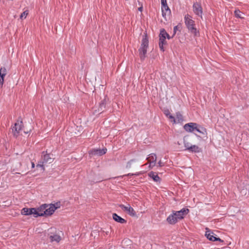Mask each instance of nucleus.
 I'll list each match as a JSON object with an SVG mask.
<instances>
[{
  "instance_id": "obj_3",
  "label": "nucleus",
  "mask_w": 249,
  "mask_h": 249,
  "mask_svg": "<svg viewBox=\"0 0 249 249\" xmlns=\"http://www.w3.org/2000/svg\"><path fill=\"white\" fill-rule=\"evenodd\" d=\"M148 40L147 36H143L141 47L139 49V55L141 59L143 60L146 57L147 50L148 47Z\"/></svg>"
},
{
  "instance_id": "obj_31",
  "label": "nucleus",
  "mask_w": 249,
  "mask_h": 249,
  "mask_svg": "<svg viewBox=\"0 0 249 249\" xmlns=\"http://www.w3.org/2000/svg\"><path fill=\"white\" fill-rule=\"evenodd\" d=\"M164 113L165 115L167 117L171 114V113L168 109L165 110L164 111Z\"/></svg>"
},
{
  "instance_id": "obj_9",
  "label": "nucleus",
  "mask_w": 249,
  "mask_h": 249,
  "mask_svg": "<svg viewBox=\"0 0 249 249\" xmlns=\"http://www.w3.org/2000/svg\"><path fill=\"white\" fill-rule=\"evenodd\" d=\"M22 127V121H18L15 124L14 126L12 128L13 132L15 136H17Z\"/></svg>"
},
{
  "instance_id": "obj_20",
  "label": "nucleus",
  "mask_w": 249,
  "mask_h": 249,
  "mask_svg": "<svg viewBox=\"0 0 249 249\" xmlns=\"http://www.w3.org/2000/svg\"><path fill=\"white\" fill-rule=\"evenodd\" d=\"M53 161V159L51 157L50 154H45L43 155V163H51Z\"/></svg>"
},
{
  "instance_id": "obj_14",
  "label": "nucleus",
  "mask_w": 249,
  "mask_h": 249,
  "mask_svg": "<svg viewBox=\"0 0 249 249\" xmlns=\"http://www.w3.org/2000/svg\"><path fill=\"white\" fill-rule=\"evenodd\" d=\"M45 204H43L40 207L36 208V215H35V217H37L38 216H42L45 215V214L44 213H45Z\"/></svg>"
},
{
  "instance_id": "obj_23",
  "label": "nucleus",
  "mask_w": 249,
  "mask_h": 249,
  "mask_svg": "<svg viewBox=\"0 0 249 249\" xmlns=\"http://www.w3.org/2000/svg\"><path fill=\"white\" fill-rule=\"evenodd\" d=\"M175 119L176 120V123H179L183 121V117L180 112L176 113Z\"/></svg>"
},
{
  "instance_id": "obj_22",
  "label": "nucleus",
  "mask_w": 249,
  "mask_h": 249,
  "mask_svg": "<svg viewBox=\"0 0 249 249\" xmlns=\"http://www.w3.org/2000/svg\"><path fill=\"white\" fill-rule=\"evenodd\" d=\"M196 131L203 135L207 134L206 129L205 128L200 126L197 124H196Z\"/></svg>"
},
{
  "instance_id": "obj_27",
  "label": "nucleus",
  "mask_w": 249,
  "mask_h": 249,
  "mask_svg": "<svg viewBox=\"0 0 249 249\" xmlns=\"http://www.w3.org/2000/svg\"><path fill=\"white\" fill-rule=\"evenodd\" d=\"M28 11L25 10L20 15V18L22 19L23 18H25L28 15Z\"/></svg>"
},
{
  "instance_id": "obj_6",
  "label": "nucleus",
  "mask_w": 249,
  "mask_h": 249,
  "mask_svg": "<svg viewBox=\"0 0 249 249\" xmlns=\"http://www.w3.org/2000/svg\"><path fill=\"white\" fill-rule=\"evenodd\" d=\"M119 207L125 212H126L128 214L130 215L131 216H135L136 215V213L132 207H131L130 204H127L126 205H124L123 204H120Z\"/></svg>"
},
{
  "instance_id": "obj_16",
  "label": "nucleus",
  "mask_w": 249,
  "mask_h": 249,
  "mask_svg": "<svg viewBox=\"0 0 249 249\" xmlns=\"http://www.w3.org/2000/svg\"><path fill=\"white\" fill-rule=\"evenodd\" d=\"M49 238L51 242H56L58 243L61 239V238L59 235L57 233H53L49 235Z\"/></svg>"
},
{
  "instance_id": "obj_35",
  "label": "nucleus",
  "mask_w": 249,
  "mask_h": 249,
  "mask_svg": "<svg viewBox=\"0 0 249 249\" xmlns=\"http://www.w3.org/2000/svg\"><path fill=\"white\" fill-rule=\"evenodd\" d=\"M142 10H143V7L142 5H141L139 8H138V10L140 12H142Z\"/></svg>"
},
{
  "instance_id": "obj_15",
  "label": "nucleus",
  "mask_w": 249,
  "mask_h": 249,
  "mask_svg": "<svg viewBox=\"0 0 249 249\" xmlns=\"http://www.w3.org/2000/svg\"><path fill=\"white\" fill-rule=\"evenodd\" d=\"M205 236L210 241H220L223 242V241L218 237H215L213 232H210L209 231H206Z\"/></svg>"
},
{
  "instance_id": "obj_29",
  "label": "nucleus",
  "mask_w": 249,
  "mask_h": 249,
  "mask_svg": "<svg viewBox=\"0 0 249 249\" xmlns=\"http://www.w3.org/2000/svg\"><path fill=\"white\" fill-rule=\"evenodd\" d=\"M4 76H0V88H2L4 82Z\"/></svg>"
},
{
  "instance_id": "obj_4",
  "label": "nucleus",
  "mask_w": 249,
  "mask_h": 249,
  "mask_svg": "<svg viewBox=\"0 0 249 249\" xmlns=\"http://www.w3.org/2000/svg\"><path fill=\"white\" fill-rule=\"evenodd\" d=\"M60 207V204L56 203L55 204H46L44 213L46 216L52 215L54 212L58 208Z\"/></svg>"
},
{
  "instance_id": "obj_30",
  "label": "nucleus",
  "mask_w": 249,
  "mask_h": 249,
  "mask_svg": "<svg viewBox=\"0 0 249 249\" xmlns=\"http://www.w3.org/2000/svg\"><path fill=\"white\" fill-rule=\"evenodd\" d=\"M43 163H43V161L41 163L40 162V163H38L36 165V167H41L42 168L43 170L44 171L45 170V168L43 166Z\"/></svg>"
},
{
  "instance_id": "obj_28",
  "label": "nucleus",
  "mask_w": 249,
  "mask_h": 249,
  "mask_svg": "<svg viewBox=\"0 0 249 249\" xmlns=\"http://www.w3.org/2000/svg\"><path fill=\"white\" fill-rule=\"evenodd\" d=\"M168 118L170 120V121L173 123L174 124L176 123V120L175 119V117H174L173 115L170 114Z\"/></svg>"
},
{
  "instance_id": "obj_32",
  "label": "nucleus",
  "mask_w": 249,
  "mask_h": 249,
  "mask_svg": "<svg viewBox=\"0 0 249 249\" xmlns=\"http://www.w3.org/2000/svg\"><path fill=\"white\" fill-rule=\"evenodd\" d=\"M158 166H159V167H162L164 165V163L163 162H162L161 160H160L158 162Z\"/></svg>"
},
{
  "instance_id": "obj_24",
  "label": "nucleus",
  "mask_w": 249,
  "mask_h": 249,
  "mask_svg": "<svg viewBox=\"0 0 249 249\" xmlns=\"http://www.w3.org/2000/svg\"><path fill=\"white\" fill-rule=\"evenodd\" d=\"M234 14L236 18H242L243 17H242V12L238 9L235 10L234 11Z\"/></svg>"
},
{
  "instance_id": "obj_38",
  "label": "nucleus",
  "mask_w": 249,
  "mask_h": 249,
  "mask_svg": "<svg viewBox=\"0 0 249 249\" xmlns=\"http://www.w3.org/2000/svg\"><path fill=\"white\" fill-rule=\"evenodd\" d=\"M177 28V26H175V27H174V31H175V28Z\"/></svg>"
},
{
  "instance_id": "obj_21",
  "label": "nucleus",
  "mask_w": 249,
  "mask_h": 249,
  "mask_svg": "<svg viewBox=\"0 0 249 249\" xmlns=\"http://www.w3.org/2000/svg\"><path fill=\"white\" fill-rule=\"evenodd\" d=\"M188 136H186L183 138V144L186 150H188L189 148L191 146L192 144H191V142H190L188 140Z\"/></svg>"
},
{
  "instance_id": "obj_11",
  "label": "nucleus",
  "mask_w": 249,
  "mask_h": 249,
  "mask_svg": "<svg viewBox=\"0 0 249 249\" xmlns=\"http://www.w3.org/2000/svg\"><path fill=\"white\" fill-rule=\"evenodd\" d=\"M36 208H24L21 211V213L23 215H29L33 214L34 216L36 215Z\"/></svg>"
},
{
  "instance_id": "obj_17",
  "label": "nucleus",
  "mask_w": 249,
  "mask_h": 249,
  "mask_svg": "<svg viewBox=\"0 0 249 249\" xmlns=\"http://www.w3.org/2000/svg\"><path fill=\"white\" fill-rule=\"evenodd\" d=\"M148 176L155 182H160V178L156 172L151 171L148 173Z\"/></svg>"
},
{
  "instance_id": "obj_19",
  "label": "nucleus",
  "mask_w": 249,
  "mask_h": 249,
  "mask_svg": "<svg viewBox=\"0 0 249 249\" xmlns=\"http://www.w3.org/2000/svg\"><path fill=\"white\" fill-rule=\"evenodd\" d=\"M189 152H195V153H199L201 152V149L196 145H192L189 148L188 150Z\"/></svg>"
},
{
  "instance_id": "obj_25",
  "label": "nucleus",
  "mask_w": 249,
  "mask_h": 249,
  "mask_svg": "<svg viewBox=\"0 0 249 249\" xmlns=\"http://www.w3.org/2000/svg\"><path fill=\"white\" fill-rule=\"evenodd\" d=\"M6 73H7V71H6V68L3 67V68H1L0 69V76H1V77L5 76L6 75Z\"/></svg>"
},
{
  "instance_id": "obj_18",
  "label": "nucleus",
  "mask_w": 249,
  "mask_h": 249,
  "mask_svg": "<svg viewBox=\"0 0 249 249\" xmlns=\"http://www.w3.org/2000/svg\"><path fill=\"white\" fill-rule=\"evenodd\" d=\"M112 217H113V219L115 221H116L117 222H119V223H122V224L125 223L126 222V221L124 219L122 218L121 217L119 216L116 213H113V215H112Z\"/></svg>"
},
{
  "instance_id": "obj_2",
  "label": "nucleus",
  "mask_w": 249,
  "mask_h": 249,
  "mask_svg": "<svg viewBox=\"0 0 249 249\" xmlns=\"http://www.w3.org/2000/svg\"><path fill=\"white\" fill-rule=\"evenodd\" d=\"M184 20L185 25L189 32L195 36H198L199 32L197 31L195 27V21L193 20L192 17L189 14H187L184 17Z\"/></svg>"
},
{
  "instance_id": "obj_13",
  "label": "nucleus",
  "mask_w": 249,
  "mask_h": 249,
  "mask_svg": "<svg viewBox=\"0 0 249 249\" xmlns=\"http://www.w3.org/2000/svg\"><path fill=\"white\" fill-rule=\"evenodd\" d=\"M161 11L162 17L167 20V17H169L171 11L167 4L161 5Z\"/></svg>"
},
{
  "instance_id": "obj_33",
  "label": "nucleus",
  "mask_w": 249,
  "mask_h": 249,
  "mask_svg": "<svg viewBox=\"0 0 249 249\" xmlns=\"http://www.w3.org/2000/svg\"><path fill=\"white\" fill-rule=\"evenodd\" d=\"M161 5L167 4L166 0H161Z\"/></svg>"
},
{
  "instance_id": "obj_5",
  "label": "nucleus",
  "mask_w": 249,
  "mask_h": 249,
  "mask_svg": "<svg viewBox=\"0 0 249 249\" xmlns=\"http://www.w3.org/2000/svg\"><path fill=\"white\" fill-rule=\"evenodd\" d=\"M167 35V32L165 31V30L163 29H162L160 30V34L159 35V47L160 48V50L164 52V49L163 46L165 44H166V41L165 40L166 39V36Z\"/></svg>"
},
{
  "instance_id": "obj_36",
  "label": "nucleus",
  "mask_w": 249,
  "mask_h": 249,
  "mask_svg": "<svg viewBox=\"0 0 249 249\" xmlns=\"http://www.w3.org/2000/svg\"><path fill=\"white\" fill-rule=\"evenodd\" d=\"M35 167V164L34 162H32V167L34 168Z\"/></svg>"
},
{
  "instance_id": "obj_8",
  "label": "nucleus",
  "mask_w": 249,
  "mask_h": 249,
  "mask_svg": "<svg viewBox=\"0 0 249 249\" xmlns=\"http://www.w3.org/2000/svg\"><path fill=\"white\" fill-rule=\"evenodd\" d=\"M107 149L106 148L94 149L90 151L89 154L91 156H101L106 153Z\"/></svg>"
},
{
  "instance_id": "obj_1",
  "label": "nucleus",
  "mask_w": 249,
  "mask_h": 249,
  "mask_svg": "<svg viewBox=\"0 0 249 249\" xmlns=\"http://www.w3.org/2000/svg\"><path fill=\"white\" fill-rule=\"evenodd\" d=\"M188 212L189 210L185 208H183L180 211H174L172 212V213L167 217L166 221L169 224L174 225L178 221L182 219Z\"/></svg>"
},
{
  "instance_id": "obj_7",
  "label": "nucleus",
  "mask_w": 249,
  "mask_h": 249,
  "mask_svg": "<svg viewBox=\"0 0 249 249\" xmlns=\"http://www.w3.org/2000/svg\"><path fill=\"white\" fill-rule=\"evenodd\" d=\"M146 160H147L148 162L149 163V168H152L156 165L157 156L155 154H150L149 155L148 157L146 158Z\"/></svg>"
},
{
  "instance_id": "obj_39",
  "label": "nucleus",
  "mask_w": 249,
  "mask_h": 249,
  "mask_svg": "<svg viewBox=\"0 0 249 249\" xmlns=\"http://www.w3.org/2000/svg\"><path fill=\"white\" fill-rule=\"evenodd\" d=\"M24 132L25 133H26V134H27V133H28V132H26V131H24Z\"/></svg>"
},
{
  "instance_id": "obj_26",
  "label": "nucleus",
  "mask_w": 249,
  "mask_h": 249,
  "mask_svg": "<svg viewBox=\"0 0 249 249\" xmlns=\"http://www.w3.org/2000/svg\"><path fill=\"white\" fill-rule=\"evenodd\" d=\"M136 160L135 159L131 160H129V161L127 162L126 165V168H131L132 163L136 162Z\"/></svg>"
},
{
  "instance_id": "obj_10",
  "label": "nucleus",
  "mask_w": 249,
  "mask_h": 249,
  "mask_svg": "<svg viewBox=\"0 0 249 249\" xmlns=\"http://www.w3.org/2000/svg\"><path fill=\"white\" fill-rule=\"evenodd\" d=\"M196 123H189L183 126L184 130L188 132H193L196 129Z\"/></svg>"
},
{
  "instance_id": "obj_12",
  "label": "nucleus",
  "mask_w": 249,
  "mask_h": 249,
  "mask_svg": "<svg viewBox=\"0 0 249 249\" xmlns=\"http://www.w3.org/2000/svg\"><path fill=\"white\" fill-rule=\"evenodd\" d=\"M193 11L195 14L202 18V8L201 6L198 3L196 2L193 4Z\"/></svg>"
},
{
  "instance_id": "obj_34",
  "label": "nucleus",
  "mask_w": 249,
  "mask_h": 249,
  "mask_svg": "<svg viewBox=\"0 0 249 249\" xmlns=\"http://www.w3.org/2000/svg\"><path fill=\"white\" fill-rule=\"evenodd\" d=\"M100 108H101V109H102L103 108L105 107V105L103 102L100 104Z\"/></svg>"
},
{
  "instance_id": "obj_37",
  "label": "nucleus",
  "mask_w": 249,
  "mask_h": 249,
  "mask_svg": "<svg viewBox=\"0 0 249 249\" xmlns=\"http://www.w3.org/2000/svg\"><path fill=\"white\" fill-rule=\"evenodd\" d=\"M166 38H167L168 39H170V36L169 35L167 34V35L166 36Z\"/></svg>"
}]
</instances>
